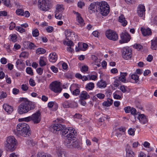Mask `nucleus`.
Returning <instances> with one entry per match:
<instances>
[{"label":"nucleus","mask_w":157,"mask_h":157,"mask_svg":"<svg viewBox=\"0 0 157 157\" xmlns=\"http://www.w3.org/2000/svg\"><path fill=\"white\" fill-rule=\"evenodd\" d=\"M70 131L65 136L64 144L69 148H75L78 150L82 149V144L80 142L76 139V131L73 128H71Z\"/></svg>","instance_id":"1"},{"label":"nucleus","mask_w":157,"mask_h":157,"mask_svg":"<svg viewBox=\"0 0 157 157\" xmlns=\"http://www.w3.org/2000/svg\"><path fill=\"white\" fill-rule=\"evenodd\" d=\"M35 108L34 103L28 100L25 99L22 101L18 107V113L22 114L28 113L31 110L34 109Z\"/></svg>","instance_id":"2"},{"label":"nucleus","mask_w":157,"mask_h":157,"mask_svg":"<svg viewBox=\"0 0 157 157\" xmlns=\"http://www.w3.org/2000/svg\"><path fill=\"white\" fill-rule=\"evenodd\" d=\"M29 127L27 124L21 122L18 124L17 127V131L15 134L17 136L20 135L24 137L29 136L31 134Z\"/></svg>","instance_id":"3"},{"label":"nucleus","mask_w":157,"mask_h":157,"mask_svg":"<svg viewBox=\"0 0 157 157\" xmlns=\"http://www.w3.org/2000/svg\"><path fill=\"white\" fill-rule=\"evenodd\" d=\"M97 7L101 14L103 16H106L109 12L110 9L109 5L105 1L97 2Z\"/></svg>","instance_id":"4"},{"label":"nucleus","mask_w":157,"mask_h":157,"mask_svg":"<svg viewBox=\"0 0 157 157\" xmlns=\"http://www.w3.org/2000/svg\"><path fill=\"white\" fill-rule=\"evenodd\" d=\"M6 147L8 150L12 151H14L16 148L17 141L13 136H10L7 137L6 140Z\"/></svg>","instance_id":"5"},{"label":"nucleus","mask_w":157,"mask_h":157,"mask_svg":"<svg viewBox=\"0 0 157 157\" xmlns=\"http://www.w3.org/2000/svg\"><path fill=\"white\" fill-rule=\"evenodd\" d=\"M53 129L56 131H61L62 132V134L63 136H65L67 133H69L70 129L72 128H66L65 126L63 125L60 124H54L52 127Z\"/></svg>","instance_id":"6"},{"label":"nucleus","mask_w":157,"mask_h":157,"mask_svg":"<svg viewBox=\"0 0 157 157\" xmlns=\"http://www.w3.org/2000/svg\"><path fill=\"white\" fill-rule=\"evenodd\" d=\"M51 3V0H39L38 7L41 10L46 11L49 9Z\"/></svg>","instance_id":"7"},{"label":"nucleus","mask_w":157,"mask_h":157,"mask_svg":"<svg viewBox=\"0 0 157 157\" xmlns=\"http://www.w3.org/2000/svg\"><path fill=\"white\" fill-rule=\"evenodd\" d=\"M122 56L123 58L128 60L132 57V50L129 47H124L122 49Z\"/></svg>","instance_id":"8"},{"label":"nucleus","mask_w":157,"mask_h":157,"mask_svg":"<svg viewBox=\"0 0 157 157\" xmlns=\"http://www.w3.org/2000/svg\"><path fill=\"white\" fill-rule=\"evenodd\" d=\"M50 89L55 93H60L62 90L60 87V82L56 81L52 82L50 85Z\"/></svg>","instance_id":"9"},{"label":"nucleus","mask_w":157,"mask_h":157,"mask_svg":"<svg viewBox=\"0 0 157 157\" xmlns=\"http://www.w3.org/2000/svg\"><path fill=\"white\" fill-rule=\"evenodd\" d=\"M106 35L108 39L113 41L117 40L118 39L117 34L112 30H107L106 32Z\"/></svg>","instance_id":"10"},{"label":"nucleus","mask_w":157,"mask_h":157,"mask_svg":"<svg viewBox=\"0 0 157 157\" xmlns=\"http://www.w3.org/2000/svg\"><path fill=\"white\" fill-rule=\"evenodd\" d=\"M40 112L38 111L31 116L32 121L34 124L39 123L41 120Z\"/></svg>","instance_id":"11"},{"label":"nucleus","mask_w":157,"mask_h":157,"mask_svg":"<svg viewBox=\"0 0 157 157\" xmlns=\"http://www.w3.org/2000/svg\"><path fill=\"white\" fill-rule=\"evenodd\" d=\"M120 36L121 39L119 41L120 44L127 43L130 39V35L127 33H122Z\"/></svg>","instance_id":"12"},{"label":"nucleus","mask_w":157,"mask_h":157,"mask_svg":"<svg viewBox=\"0 0 157 157\" xmlns=\"http://www.w3.org/2000/svg\"><path fill=\"white\" fill-rule=\"evenodd\" d=\"M145 6L143 5H138L137 10V13L138 15L140 17H144L145 13Z\"/></svg>","instance_id":"13"},{"label":"nucleus","mask_w":157,"mask_h":157,"mask_svg":"<svg viewBox=\"0 0 157 157\" xmlns=\"http://www.w3.org/2000/svg\"><path fill=\"white\" fill-rule=\"evenodd\" d=\"M137 118L140 122L142 124H147L148 122L147 117L144 114H139Z\"/></svg>","instance_id":"14"},{"label":"nucleus","mask_w":157,"mask_h":157,"mask_svg":"<svg viewBox=\"0 0 157 157\" xmlns=\"http://www.w3.org/2000/svg\"><path fill=\"white\" fill-rule=\"evenodd\" d=\"M75 13L76 15L77 21L78 23V25H79L81 27L85 25V23L84 22V20L81 16L80 14L78 12H75Z\"/></svg>","instance_id":"15"},{"label":"nucleus","mask_w":157,"mask_h":157,"mask_svg":"<svg viewBox=\"0 0 157 157\" xmlns=\"http://www.w3.org/2000/svg\"><path fill=\"white\" fill-rule=\"evenodd\" d=\"M118 21L120 23L121 25L123 27L125 26L128 23V22L124 15L121 14L118 17Z\"/></svg>","instance_id":"16"},{"label":"nucleus","mask_w":157,"mask_h":157,"mask_svg":"<svg viewBox=\"0 0 157 157\" xmlns=\"http://www.w3.org/2000/svg\"><path fill=\"white\" fill-rule=\"evenodd\" d=\"M140 30L142 34L144 36H150L152 34L151 29L149 28L145 29L141 28Z\"/></svg>","instance_id":"17"},{"label":"nucleus","mask_w":157,"mask_h":157,"mask_svg":"<svg viewBox=\"0 0 157 157\" xmlns=\"http://www.w3.org/2000/svg\"><path fill=\"white\" fill-rule=\"evenodd\" d=\"M3 107L5 110L9 114H10L13 110V107L7 104H4Z\"/></svg>","instance_id":"18"},{"label":"nucleus","mask_w":157,"mask_h":157,"mask_svg":"<svg viewBox=\"0 0 157 157\" xmlns=\"http://www.w3.org/2000/svg\"><path fill=\"white\" fill-rule=\"evenodd\" d=\"M49 61L52 63L55 62L57 59L58 57L57 54L55 52L51 53L49 56Z\"/></svg>","instance_id":"19"},{"label":"nucleus","mask_w":157,"mask_h":157,"mask_svg":"<svg viewBox=\"0 0 157 157\" xmlns=\"http://www.w3.org/2000/svg\"><path fill=\"white\" fill-rule=\"evenodd\" d=\"M151 48L153 50H157V37L151 40Z\"/></svg>","instance_id":"20"},{"label":"nucleus","mask_w":157,"mask_h":157,"mask_svg":"<svg viewBox=\"0 0 157 157\" xmlns=\"http://www.w3.org/2000/svg\"><path fill=\"white\" fill-rule=\"evenodd\" d=\"M90 97V95L86 91H82L80 94L79 98L81 100H86Z\"/></svg>","instance_id":"21"},{"label":"nucleus","mask_w":157,"mask_h":157,"mask_svg":"<svg viewBox=\"0 0 157 157\" xmlns=\"http://www.w3.org/2000/svg\"><path fill=\"white\" fill-rule=\"evenodd\" d=\"M65 34L67 40H73L72 36L74 35V33L73 32L69 31L68 30H66L65 31Z\"/></svg>","instance_id":"22"},{"label":"nucleus","mask_w":157,"mask_h":157,"mask_svg":"<svg viewBox=\"0 0 157 157\" xmlns=\"http://www.w3.org/2000/svg\"><path fill=\"white\" fill-rule=\"evenodd\" d=\"M64 10V8L63 5L57 4L56 6V10L55 13H59L63 12Z\"/></svg>","instance_id":"23"},{"label":"nucleus","mask_w":157,"mask_h":157,"mask_svg":"<svg viewBox=\"0 0 157 157\" xmlns=\"http://www.w3.org/2000/svg\"><path fill=\"white\" fill-rule=\"evenodd\" d=\"M75 77L78 79H82L83 81L89 80L88 75L87 76H82L81 74L76 73L75 75Z\"/></svg>","instance_id":"24"},{"label":"nucleus","mask_w":157,"mask_h":157,"mask_svg":"<svg viewBox=\"0 0 157 157\" xmlns=\"http://www.w3.org/2000/svg\"><path fill=\"white\" fill-rule=\"evenodd\" d=\"M94 84L93 82H90L87 84L85 88L87 90H92L94 88Z\"/></svg>","instance_id":"25"},{"label":"nucleus","mask_w":157,"mask_h":157,"mask_svg":"<svg viewBox=\"0 0 157 157\" xmlns=\"http://www.w3.org/2000/svg\"><path fill=\"white\" fill-rule=\"evenodd\" d=\"M88 45L86 43H83L82 44V48L81 46H78V48L76 47V52H78L80 50L85 51L86 48L88 47Z\"/></svg>","instance_id":"26"},{"label":"nucleus","mask_w":157,"mask_h":157,"mask_svg":"<svg viewBox=\"0 0 157 157\" xmlns=\"http://www.w3.org/2000/svg\"><path fill=\"white\" fill-rule=\"evenodd\" d=\"M127 73H126L121 72L120 76L119 77V80L122 82H124L126 81L125 76L126 75Z\"/></svg>","instance_id":"27"},{"label":"nucleus","mask_w":157,"mask_h":157,"mask_svg":"<svg viewBox=\"0 0 157 157\" xmlns=\"http://www.w3.org/2000/svg\"><path fill=\"white\" fill-rule=\"evenodd\" d=\"M46 58L44 57H41L40 58L39 64L41 67L45 66L46 65Z\"/></svg>","instance_id":"28"},{"label":"nucleus","mask_w":157,"mask_h":157,"mask_svg":"<svg viewBox=\"0 0 157 157\" xmlns=\"http://www.w3.org/2000/svg\"><path fill=\"white\" fill-rule=\"evenodd\" d=\"M126 157H134V153L131 150L126 149Z\"/></svg>","instance_id":"29"},{"label":"nucleus","mask_w":157,"mask_h":157,"mask_svg":"<svg viewBox=\"0 0 157 157\" xmlns=\"http://www.w3.org/2000/svg\"><path fill=\"white\" fill-rule=\"evenodd\" d=\"M97 86L99 88H105L106 86V84L105 82L100 81L98 82Z\"/></svg>","instance_id":"30"},{"label":"nucleus","mask_w":157,"mask_h":157,"mask_svg":"<svg viewBox=\"0 0 157 157\" xmlns=\"http://www.w3.org/2000/svg\"><path fill=\"white\" fill-rule=\"evenodd\" d=\"M37 157H51L49 154H47L43 152H39L37 154Z\"/></svg>","instance_id":"31"},{"label":"nucleus","mask_w":157,"mask_h":157,"mask_svg":"<svg viewBox=\"0 0 157 157\" xmlns=\"http://www.w3.org/2000/svg\"><path fill=\"white\" fill-rule=\"evenodd\" d=\"M45 52L46 50L44 49L41 48H38L36 51V53L38 55L43 54L45 53Z\"/></svg>","instance_id":"32"},{"label":"nucleus","mask_w":157,"mask_h":157,"mask_svg":"<svg viewBox=\"0 0 157 157\" xmlns=\"http://www.w3.org/2000/svg\"><path fill=\"white\" fill-rule=\"evenodd\" d=\"M131 77L132 79L135 80L136 83L139 80V76L136 74H132Z\"/></svg>","instance_id":"33"},{"label":"nucleus","mask_w":157,"mask_h":157,"mask_svg":"<svg viewBox=\"0 0 157 157\" xmlns=\"http://www.w3.org/2000/svg\"><path fill=\"white\" fill-rule=\"evenodd\" d=\"M2 3L6 6L10 7H12L11 5L10 2L9 0H2Z\"/></svg>","instance_id":"34"},{"label":"nucleus","mask_w":157,"mask_h":157,"mask_svg":"<svg viewBox=\"0 0 157 157\" xmlns=\"http://www.w3.org/2000/svg\"><path fill=\"white\" fill-rule=\"evenodd\" d=\"M97 2H96L94 3H91L90 5V6L89 8V9L90 10H93L94 9H95V6L96 8H98V5L97 4Z\"/></svg>","instance_id":"35"},{"label":"nucleus","mask_w":157,"mask_h":157,"mask_svg":"<svg viewBox=\"0 0 157 157\" xmlns=\"http://www.w3.org/2000/svg\"><path fill=\"white\" fill-rule=\"evenodd\" d=\"M135 129L134 128H130L128 130V133L130 135L134 136L135 135Z\"/></svg>","instance_id":"36"},{"label":"nucleus","mask_w":157,"mask_h":157,"mask_svg":"<svg viewBox=\"0 0 157 157\" xmlns=\"http://www.w3.org/2000/svg\"><path fill=\"white\" fill-rule=\"evenodd\" d=\"M55 13V17L56 19L59 20H61L63 18V16L62 14L60 13Z\"/></svg>","instance_id":"37"},{"label":"nucleus","mask_w":157,"mask_h":157,"mask_svg":"<svg viewBox=\"0 0 157 157\" xmlns=\"http://www.w3.org/2000/svg\"><path fill=\"white\" fill-rule=\"evenodd\" d=\"M133 47L138 50H141L143 48V46L141 45L136 44L134 45Z\"/></svg>","instance_id":"38"},{"label":"nucleus","mask_w":157,"mask_h":157,"mask_svg":"<svg viewBox=\"0 0 157 157\" xmlns=\"http://www.w3.org/2000/svg\"><path fill=\"white\" fill-rule=\"evenodd\" d=\"M32 34L33 36H38L39 35L38 30L37 29L33 30L32 31Z\"/></svg>","instance_id":"39"},{"label":"nucleus","mask_w":157,"mask_h":157,"mask_svg":"<svg viewBox=\"0 0 157 157\" xmlns=\"http://www.w3.org/2000/svg\"><path fill=\"white\" fill-rule=\"evenodd\" d=\"M16 14L18 15L23 16L24 15V10L21 9H17L16 10Z\"/></svg>","instance_id":"40"},{"label":"nucleus","mask_w":157,"mask_h":157,"mask_svg":"<svg viewBox=\"0 0 157 157\" xmlns=\"http://www.w3.org/2000/svg\"><path fill=\"white\" fill-rule=\"evenodd\" d=\"M21 121H24L25 122H29L32 121V118L31 116H30L25 118H21L20 119Z\"/></svg>","instance_id":"41"},{"label":"nucleus","mask_w":157,"mask_h":157,"mask_svg":"<svg viewBox=\"0 0 157 157\" xmlns=\"http://www.w3.org/2000/svg\"><path fill=\"white\" fill-rule=\"evenodd\" d=\"M29 56V53L25 52H22L20 55V57H22L24 58L28 57Z\"/></svg>","instance_id":"42"},{"label":"nucleus","mask_w":157,"mask_h":157,"mask_svg":"<svg viewBox=\"0 0 157 157\" xmlns=\"http://www.w3.org/2000/svg\"><path fill=\"white\" fill-rule=\"evenodd\" d=\"M26 72L28 74L32 75H33V72L32 69L31 67H27L26 69Z\"/></svg>","instance_id":"43"},{"label":"nucleus","mask_w":157,"mask_h":157,"mask_svg":"<svg viewBox=\"0 0 157 157\" xmlns=\"http://www.w3.org/2000/svg\"><path fill=\"white\" fill-rule=\"evenodd\" d=\"M16 29L21 33H23L25 32V29L21 27L17 26L16 28Z\"/></svg>","instance_id":"44"},{"label":"nucleus","mask_w":157,"mask_h":157,"mask_svg":"<svg viewBox=\"0 0 157 157\" xmlns=\"http://www.w3.org/2000/svg\"><path fill=\"white\" fill-rule=\"evenodd\" d=\"M80 70L83 73H85L88 70V67L87 66H83L82 67Z\"/></svg>","instance_id":"45"},{"label":"nucleus","mask_w":157,"mask_h":157,"mask_svg":"<svg viewBox=\"0 0 157 157\" xmlns=\"http://www.w3.org/2000/svg\"><path fill=\"white\" fill-rule=\"evenodd\" d=\"M70 107L72 108H75L77 107L78 105L77 103L75 101L71 102L70 103Z\"/></svg>","instance_id":"46"},{"label":"nucleus","mask_w":157,"mask_h":157,"mask_svg":"<svg viewBox=\"0 0 157 157\" xmlns=\"http://www.w3.org/2000/svg\"><path fill=\"white\" fill-rule=\"evenodd\" d=\"M96 96L100 99H103L105 97V95L102 93H100L96 95Z\"/></svg>","instance_id":"47"},{"label":"nucleus","mask_w":157,"mask_h":157,"mask_svg":"<svg viewBox=\"0 0 157 157\" xmlns=\"http://www.w3.org/2000/svg\"><path fill=\"white\" fill-rule=\"evenodd\" d=\"M63 106L65 108L70 107V103L67 101H65L63 103Z\"/></svg>","instance_id":"48"},{"label":"nucleus","mask_w":157,"mask_h":157,"mask_svg":"<svg viewBox=\"0 0 157 157\" xmlns=\"http://www.w3.org/2000/svg\"><path fill=\"white\" fill-rule=\"evenodd\" d=\"M28 48L31 49H34L36 47V46L34 45V44L30 42L28 44Z\"/></svg>","instance_id":"49"},{"label":"nucleus","mask_w":157,"mask_h":157,"mask_svg":"<svg viewBox=\"0 0 157 157\" xmlns=\"http://www.w3.org/2000/svg\"><path fill=\"white\" fill-rule=\"evenodd\" d=\"M27 143L29 144L34 145L36 143L33 140H28L27 141Z\"/></svg>","instance_id":"50"},{"label":"nucleus","mask_w":157,"mask_h":157,"mask_svg":"<svg viewBox=\"0 0 157 157\" xmlns=\"http://www.w3.org/2000/svg\"><path fill=\"white\" fill-rule=\"evenodd\" d=\"M15 26L16 24L14 23L13 22H11L9 27V29L10 30H12L15 28Z\"/></svg>","instance_id":"51"},{"label":"nucleus","mask_w":157,"mask_h":157,"mask_svg":"<svg viewBox=\"0 0 157 157\" xmlns=\"http://www.w3.org/2000/svg\"><path fill=\"white\" fill-rule=\"evenodd\" d=\"M51 69L54 73H56L58 71V68L54 66H52L51 67Z\"/></svg>","instance_id":"52"},{"label":"nucleus","mask_w":157,"mask_h":157,"mask_svg":"<svg viewBox=\"0 0 157 157\" xmlns=\"http://www.w3.org/2000/svg\"><path fill=\"white\" fill-rule=\"evenodd\" d=\"M89 80H95L97 78V76L95 75H88Z\"/></svg>","instance_id":"53"},{"label":"nucleus","mask_w":157,"mask_h":157,"mask_svg":"<svg viewBox=\"0 0 157 157\" xmlns=\"http://www.w3.org/2000/svg\"><path fill=\"white\" fill-rule=\"evenodd\" d=\"M47 31L48 33H52L53 30V28L52 26H48L46 28Z\"/></svg>","instance_id":"54"},{"label":"nucleus","mask_w":157,"mask_h":157,"mask_svg":"<svg viewBox=\"0 0 157 157\" xmlns=\"http://www.w3.org/2000/svg\"><path fill=\"white\" fill-rule=\"evenodd\" d=\"M66 44L68 46H73L74 44V43L70 40L66 42Z\"/></svg>","instance_id":"55"},{"label":"nucleus","mask_w":157,"mask_h":157,"mask_svg":"<svg viewBox=\"0 0 157 157\" xmlns=\"http://www.w3.org/2000/svg\"><path fill=\"white\" fill-rule=\"evenodd\" d=\"M29 83L30 85L32 86H34L35 85L34 81L32 78H30L29 79Z\"/></svg>","instance_id":"56"},{"label":"nucleus","mask_w":157,"mask_h":157,"mask_svg":"<svg viewBox=\"0 0 157 157\" xmlns=\"http://www.w3.org/2000/svg\"><path fill=\"white\" fill-rule=\"evenodd\" d=\"M131 107L130 106H128L124 108V110L125 112L126 113H129L130 112Z\"/></svg>","instance_id":"57"},{"label":"nucleus","mask_w":157,"mask_h":157,"mask_svg":"<svg viewBox=\"0 0 157 157\" xmlns=\"http://www.w3.org/2000/svg\"><path fill=\"white\" fill-rule=\"evenodd\" d=\"M21 89L23 90L26 91L28 90V87L26 84H23L21 86Z\"/></svg>","instance_id":"58"},{"label":"nucleus","mask_w":157,"mask_h":157,"mask_svg":"<svg viewBox=\"0 0 157 157\" xmlns=\"http://www.w3.org/2000/svg\"><path fill=\"white\" fill-rule=\"evenodd\" d=\"M80 92V90L78 89H76L73 92V94L74 95H77Z\"/></svg>","instance_id":"59"},{"label":"nucleus","mask_w":157,"mask_h":157,"mask_svg":"<svg viewBox=\"0 0 157 157\" xmlns=\"http://www.w3.org/2000/svg\"><path fill=\"white\" fill-rule=\"evenodd\" d=\"M7 13L6 11H0V16H6L7 15Z\"/></svg>","instance_id":"60"},{"label":"nucleus","mask_w":157,"mask_h":157,"mask_svg":"<svg viewBox=\"0 0 157 157\" xmlns=\"http://www.w3.org/2000/svg\"><path fill=\"white\" fill-rule=\"evenodd\" d=\"M130 113L132 115H136V111L135 108H131Z\"/></svg>","instance_id":"61"},{"label":"nucleus","mask_w":157,"mask_h":157,"mask_svg":"<svg viewBox=\"0 0 157 157\" xmlns=\"http://www.w3.org/2000/svg\"><path fill=\"white\" fill-rule=\"evenodd\" d=\"M58 155V157H65V154L63 151L59 152Z\"/></svg>","instance_id":"62"},{"label":"nucleus","mask_w":157,"mask_h":157,"mask_svg":"<svg viewBox=\"0 0 157 157\" xmlns=\"http://www.w3.org/2000/svg\"><path fill=\"white\" fill-rule=\"evenodd\" d=\"M7 62V59L6 58L3 57L1 59V62L2 64H6Z\"/></svg>","instance_id":"63"},{"label":"nucleus","mask_w":157,"mask_h":157,"mask_svg":"<svg viewBox=\"0 0 157 157\" xmlns=\"http://www.w3.org/2000/svg\"><path fill=\"white\" fill-rule=\"evenodd\" d=\"M92 59L94 61V62L96 63H98V58L95 55H92L91 56Z\"/></svg>","instance_id":"64"}]
</instances>
